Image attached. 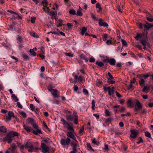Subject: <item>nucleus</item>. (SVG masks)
Masks as SVG:
<instances>
[{
	"label": "nucleus",
	"mask_w": 153,
	"mask_h": 153,
	"mask_svg": "<svg viewBox=\"0 0 153 153\" xmlns=\"http://www.w3.org/2000/svg\"><path fill=\"white\" fill-rule=\"evenodd\" d=\"M66 135L68 136L66 139H62L60 141L61 144L63 146L69 145L71 142V139L70 138L73 139L74 141H76V135L74 131H68L66 133Z\"/></svg>",
	"instance_id": "1"
},
{
	"label": "nucleus",
	"mask_w": 153,
	"mask_h": 153,
	"mask_svg": "<svg viewBox=\"0 0 153 153\" xmlns=\"http://www.w3.org/2000/svg\"><path fill=\"white\" fill-rule=\"evenodd\" d=\"M78 116L76 113H74L73 115L70 116H66V119L69 121H72L74 120L75 124L76 125L78 123Z\"/></svg>",
	"instance_id": "2"
},
{
	"label": "nucleus",
	"mask_w": 153,
	"mask_h": 153,
	"mask_svg": "<svg viewBox=\"0 0 153 153\" xmlns=\"http://www.w3.org/2000/svg\"><path fill=\"white\" fill-rule=\"evenodd\" d=\"M25 149H28L29 152H32L34 150V147L31 142H27L25 144Z\"/></svg>",
	"instance_id": "3"
},
{
	"label": "nucleus",
	"mask_w": 153,
	"mask_h": 153,
	"mask_svg": "<svg viewBox=\"0 0 153 153\" xmlns=\"http://www.w3.org/2000/svg\"><path fill=\"white\" fill-rule=\"evenodd\" d=\"M13 140V137L12 136L9 132L7 133L6 136L3 138V141L4 142L7 141L8 143H11Z\"/></svg>",
	"instance_id": "4"
},
{
	"label": "nucleus",
	"mask_w": 153,
	"mask_h": 153,
	"mask_svg": "<svg viewBox=\"0 0 153 153\" xmlns=\"http://www.w3.org/2000/svg\"><path fill=\"white\" fill-rule=\"evenodd\" d=\"M42 152L43 153H46L49 152V149L48 146L45 145L44 143H42L41 144Z\"/></svg>",
	"instance_id": "5"
},
{
	"label": "nucleus",
	"mask_w": 153,
	"mask_h": 153,
	"mask_svg": "<svg viewBox=\"0 0 153 153\" xmlns=\"http://www.w3.org/2000/svg\"><path fill=\"white\" fill-rule=\"evenodd\" d=\"M142 108V105L138 100H136V105L134 107V110L135 111H138Z\"/></svg>",
	"instance_id": "6"
},
{
	"label": "nucleus",
	"mask_w": 153,
	"mask_h": 153,
	"mask_svg": "<svg viewBox=\"0 0 153 153\" xmlns=\"http://www.w3.org/2000/svg\"><path fill=\"white\" fill-rule=\"evenodd\" d=\"M14 117V114L13 111H9L8 113V115L6 117V120L5 121L6 122H7L9 121L11 119V118Z\"/></svg>",
	"instance_id": "7"
},
{
	"label": "nucleus",
	"mask_w": 153,
	"mask_h": 153,
	"mask_svg": "<svg viewBox=\"0 0 153 153\" xmlns=\"http://www.w3.org/2000/svg\"><path fill=\"white\" fill-rule=\"evenodd\" d=\"M130 136L133 138H135L139 134V132L137 130H130Z\"/></svg>",
	"instance_id": "8"
},
{
	"label": "nucleus",
	"mask_w": 153,
	"mask_h": 153,
	"mask_svg": "<svg viewBox=\"0 0 153 153\" xmlns=\"http://www.w3.org/2000/svg\"><path fill=\"white\" fill-rule=\"evenodd\" d=\"M103 20L101 18L99 19V24L100 26H103L104 27H107L108 26V24L106 22H102Z\"/></svg>",
	"instance_id": "9"
},
{
	"label": "nucleus",
	"mask_w": 153,
	"mask_h": 153,
	"mask_svg": "<svg viewBox=\"0 0 153 153\" xmlns=\"http://www.w3.org/2000/svg\"><path fill=\"white\" fill-rule=\"evenodd\" d=\"M104 90L105 91H108V95L109 96L112 95L114 94V92L112 91H111V88L110 86L106 87L104 86L103 88Z\"/></svg>",
	"instance_id": "10"
},
{
	"label": "nucleus",
	"mask_w": 153,
	"mask_h": 153,
	"mask_svg": "<svg viewBox=\"0 0 153 153\" xmlns=\"http://www.w3.org/2000/svg\"><path fill=\"white\" fill-rule=\"evenodd\" d=\"M144 28L147 30H149L150 28L153 27V24H151L147 22H146V23L144 25Z\"/></svg>",
	"instance_id": "11"
},
{
	"label": "nucleus",
	"mask_w": 153,
	"mask_h": 153,
	"mask_svg": "<svg viewBox=\"0 0 153 153\" xmlns=\"http://www.w3.org/2000/svg\"><path fill=\"white\" fill-rule=\"evenodd\" d=\"M150 85H146L143 88V91L146 93H148L150 90Z\"/></svg>",
	"instance_id": "12"
},
{
	"label": "nucleus",
	"mask_w": 153,
	"mask_h": 153,
	"mask_svg": "<svg viewBox=\"0 0 153 153\" xmlns=\"http://www.w3.org/2000/svg\"><path fill=\"white\" fill-rule=\"evenodd\" d=\"M32 132L34 134L36 135H38L39 134H42V132L40 129H37L36 131L32 130Z\"/></svg>",
	"instance_id": "13"
},
{
	"label": "nucleus",
	"mask_w": 153,
	"mask_h": 153,
	"mask_svg": "<svg viewBox=\"0 0 153 153\" xmlns=\"http://www.w3.org/2000/svg\"><path fill=\"white\" fill-rule=\"evenodd\" d=\"M78 142L76 140V141H72L71 143V145L72 147V148L76 149L78 144Z\"/></svg>",
	"instance_id": "14"
},
{
	"label": "nucleus",
	"mask_w": 153,
	"mask_h": 153,
	"mask_svg": "<svg viewBox=\"0 0 153 153\" xmlns=\"http://www.w3.org/2000/svg\"><path fill=\"white\" fill-rule=\"evenodd\" d=\"M116 63V60L114 58H111L109 59L108 63L111 65H114Z\"/></svg>",
	"instance_id": "15"
},
{
	"label": "nucleus",
	"mask_w": 153,
	"mask_h": 153,
	"mask_svg": "<svg viewBox=\"0 0 153 153\" xmlns=\"http://www.w3.org/2000/svg\"><path fill=\"white\" fill-rule=\"evenodd\" d=\"M57 90L56 89H53L51 91V93L52 95L54 96V97H57Z\"/></svg>",
	"instance_id": "16"
},
{
	"label": "nucleus",
	"mask_w": 153,
	"mask_h": 153,
	"mask_svg": "<svg viewBox=\"0 0 153 153\" xmlns=\"http://www.w3.org/2000/svg\"><path fill=\"white\" fill-rule=\"evenodd\" d=\"M27 120L28 123L31 124L32 125L35 123L34 119L33 118H28L27 119Z\"/></svg>",
	"instance_id": "17"
},
{
	"label": "nucleus",
	"mask_w": 153,
	"mask_h": 153,
	"mask_svg": "<svg viewBox=\"0 0 153 153\" xmlns=\"http://www.w3.org/2000/svg\"><path fill=\"white\" fill-rule=\"evenodd\" d=\"M12 136L13 137L18 136L19 135V133L16 132H14L13 131H11L9 132Z\"/></svg>",
	"instance_id": "18"
},
{
	"label": "nucleus",
	"mask_w": 153,
	"mask_h": 153,
	"mask_svg": "<svg viewBox=\"0 0 153 153\" xmlns=\"http://www.w3.org/2000/svg\"><path fill=\"white\" fill-rule=\"evenodd\" d=\"M61 121L62 122V124L65 127H67L69 124L63 118L61 119Z\"/></svg>",
	"instance_id": "19"
},
{
	"label": "nucleus",
	"mask_w": 153,
	"mask_h": 153,
	"mask_svg": "<svg viewBox=\"0 0 153 153\" xmlns=\"http://www.w3.org/2000/svg\"><path fill=\"white\" fill-rule=\"evenodd\" d=\"M7 130L5 127L3 126L0 127V131L4 133H5L7 132Z\"/></svg>",
	"instance_id": "20"
},
{
	"label": "nucleus",
	"mask_w": 153,
	"mask_h": 153,
	"mask_svg": "<svg viewBox=\"0 0 153 153\" xmlns=\"http://www.w3.org/2000/svg\"><path fill=\"white\" fill-rule=\"evenodd\" d=\"M144 35V33H143L142 34L138 33L137 34V36L135 37V38L137 40H138L139 38H140L142 37V35Z\"/></svg>",
	"instance_id": "21"
},
{
	"label": "nucleus",
	"mask_w": 153,
	"mask_h": 153,
	"mask_svg": "<svg viewBox=\"0 0 153 153\" xmlns=\"http://www.w3.org/2000/svg\"><path fill=\"white\" fill-rule=\"evenodd\" d=\"M79 9L77 10V13H76V15H77V16H82L83 15L82 13L80 10V9H82L80 7H79Z\"/></svg>",
	"instance_id": "22"
},
{
	"label": "nucleus",
	"mask_w": 153,
	"mask_h": 153,
	"mask_svg": "<svg viewBox=\"0 0 153 153\" xmlns=\"http://www.w3.org/2000/svg\"><path fill=\"white\" fill-rule=\"evenodd\" d=\"M24 128L28 132H30L32 131V130L30 129L29 127L26 126L25 125H23Z\"/></svg>",
	"instance_id": "23"
},
{
	"label": "nucleus",
	"mask_w": 153,
	"mask_h": 153,
	"mask_svg": "<svg viewBox=\"0 0 153 153\" xmlns=\"http://www.w3.org/2000/svg\"><path fill=\"white\" fill-rule=\"evenodd\" d=\"M87 28L86 27H84L82 28L81 30V33L82 35L84 34L87 31Z\"/></svg>",
	"instance_id": "24"
},
{
	"label": "nucleus",
	"mask_w": 153,
	"mask_h": 153,
	"mask_svg": "<svg viewBox=\"0 0 153 153\" xmlns=\"http://www.w3.org/2000/svg\"><path fill=\"white\" fill-rule=\"evenodd\" d=\"M42 4L44 7H47V9H49V7H47L48 4V2L47 0H44L42 2Z\"/></svg>",
	"instance_id": "25"
},
{
	"label": "nucleus",
	"mask_w": 153,
	"mask_h": 153,
	"mask_svg": "<svg viewBox=\"0 0 153 153\" xmlns=\"http://www.w3.org/2000/svg\"><path fill=\"white\" fill-rule=\"evenodd\" d=\"M91 16L93 20L96 21L98 19V18L96 17V15L94 14L93 13H91Z\"/></svg>",
	"instance_id": "26"
},
{
	"label": "nucleus",
	"mask_w": 153,
	"mask_h": 153,
	"mask_svg": "<svg viewBox=\"0 0 153 153\" xmlns=\"http://www.w3.org/2000/svg\"><path fill=\"white\" fill-rule=\"evenodd\" d=\"M96 64L100 67H102L104 65V64L101 62H96Z\"/></svg>",
	"instance_id": "27"
},
{
	"label": "nucleus",
	"mask_w": 153,
	"mask_h": 153,
	"mask_svg": "<svg viewBox=\"0 0 153 153\" xmlns=\"http://www.w3.org/2000/svg\"><path fill=\"white\" fill-rule=\"evenodd\" d=\"M30 54L33 56H35L36 55V53L34 51V50L31 49L30 50Z\"/></svg>",
	"instance_id": "28"
},
{
	"label": "nucleus",
	"mask_w": 153,
	"mask_h": 153,
	"mask_svg": "<svg viewBox=\"0 0 153 153\" xmlns=\"http://www.w3.org/2000/svg\"><path fill=\"white\" fill-rule=\"evenodd\" d=\"M68 127H67V129L69 131H74V130L72 126H70L69 124L68 126Z\"/></svg>",
	"instance_id": "29"
},
{
	"label": "nucleus",
	"mask_w": 153,
	"mask_h": 153,
	"mask_svg": "<svg viewBox=\"0 0 153 153\" xmlns=\"http://www.w3.org/2000/svg\"><path fill=\"white\" fill-rule=\"evenodd\" d=\"M145 80L143 79H141L139 81V83L141 86L145 85Z\"/></svg>",
	"instance_id": "30"
},
{
	"label": "nucleus",
	"mask_w": 153,
	"mask_h": 153,
	"mask_svg": "<svg viewBox=\"0 0 153 153\" xmlns=\"http://www.w3.org/2000/svg\"><path fill=\"white\" fill-rule=\"evenodd\" d=\"M20 114L24 118H26L27 117V115L24 111H21L19 112Z\"/></svg>",
	"instance_id": "31"
},
{
	"label": "nucleus",
	"mask_w": 153,
	"mask_h": 153,
	"mask_svg": "<svg viewBox=\"0 0 153 153\" xmlns=\"http://www.w3.org/2000/svg\"><path fill=\"white\" fill-rule=\"evenodd\" d=\"M132 102L131 100H128L127 101L128 106L130 107H132Z\"/></svg>",
	"instance_id": "32"
},
{
	"label": "nucleus",
	"mask_w": 153,
	"mask_h": 153,
	"mask_svg": "<svg viewBox=\"0 0 153 153\" xmlns=\"http://www.w3.org/2000/svg\"><path fill=\"white\" fill-rule=\"evenodd\" d=\"M151 17H146V19L149 22H152L153 21V16H151Z\"/></svg>",
	"instance_id": "33"
},
{
	"label": "nucleus",
	"mask_w": 153,
	"mask_h": 153,
	"mask_svg": "<svg viewBox=\"0 0 153 153\" xmlns=\"http://www.w3.org/2000/svg\"><path fill=\"white\" fill-rule=\"evenodd\" d=\"M140 43L143 45H146L147 43L145 39H142L141 40Z\"/></svg>",
	"instance_id": "34"
},
{
	"label": "nucleus",
	"mask_w": 153,
	"mask_h": 153,
	"mask_svg": "<svg viewBox=\"0 0 153 153\" xmlns=\"http://www.w3.org/2000/svg\"><path fill=\"white\" fill-rule=\"evenodd\" d=\"M11 97L12 98L14 99L15 102H17L18 101V99L14 94H12Z\"/></svg>",
	"instance_id": "35"
},
{
	"label": "nucleus",
	"mask_w": 153,
	"mask_h": 153,
	"mask_svg": "<svg viewBox=\"0 0 153 153\" xmlns=\"http://www.w3.org/2000/svg\"><path fill=\"white\" fill-rule=\"evenodd\" d=\"M92 142L93 143L97 146L99 145V143L96 140V139L95 138L93 139L92 140Z\"/></svg>",
	"instance_id": "36"
},
{
	"label": "nucleus",
	"mask_w": 153,
	"mask_h": 153,
	"mask_svg": "<svg viewBox=\"0 0 153 153\" xmlns=\"http://www.w3.org/2000/svg\"><path fill=\"white\" fill-rule=\"evenodd\" d=\"M69 13L72 15H76V11L74 9L70 10H69Z\"/></svg>",
	"instance_id": "37"
},
{
	"label": "nucleus",
	"mask_w": 153,
	"mask_h": 153,
	"mask_svg": "<svg viewBox=\"0 0 153 153\" xmlns=\"http://www.w3.org/2000/svg\"><path fill=\"white\" fill-rule=\"evenodd\" d=\"M96 8H98L99 10V11H100L102 10V8L101 7V5L99 3H97L96 4Z\"/></svg>",
	"instance_id": "38"
},
{
	"label": "nucleus",
	"mask_w": 153,
	"mask_h": 153,
	"mask_svg": "<svg viewBox=\"0 0 153 153\" xmlns=\"http://www.w3.org/2000/svg\"><path fill=\"white\" fill-rule=\"evenodd\" d=\"M22 57L25 60H28L29 58L28 56L26 54H24L22 55Z\"/></svg>",
	"instance_id": "39"
},
{
	"label": "nucleus",
	"mask_w": 153,
	"mask_h": 153,
	"mask_svg": "<svg viewBox=\"0 0 153 153\" xmlns=\"http://www.w3.org/2000/svg\"><path fill=\"white\" fill-rule=\"evenodd\" d=\"M108 82L109 84H114L115 83V82L113 80V79L108 78Z\"/></svg>",
	"instance_id": "40"
},
{
	"label": "nucleus",
	"mask_w": 153,
	"mask_h": 153,
	"mask_svg": "<svg viewBox=\"0 0 153 153\" xmlns=\"http://www.w3.org/2000/svg\"><path fill=\"white\" fill-rule=\"evenodd\" d=\"M147 111V110L146 108H143L140 111V112L142 114H146Z\"/></svg>",
	"instance_id": "41"
},
{
	"label": "nucleus",
	"mask_w": 153,
	"mask_h": 153,
	"mask_svg": "<svg viewBox=\"0 0 153 153\" xmlns=\"http://www.w3.org/2000/svg\"><path fill=\"white\" fill-rule=\"evenodd\" d=\"M105 114L106 116H109L110 115V112L108 109H106L105 110Z\"/></svg>",
	"instance_id": "42"
},
{
	"label": "nucleus",
	"mask_w": 153,
	"mask_h": 153,
	"mask_svg": "<svg viewBox=\"0 0 153 153\" xmlns=\"http://www.w3.org/2000/svg\"><path fill=\"white\" fill-rule=\"evenodd\" d=\"M126 111V108L124 107H121L120 109V112H124Z\"/></svg>",
	"instance_id": "43"
},
{
	"label": "nucleus",
	"mask_w": 153,
	"mask_h": 153,
	"mask_svg": "<svg viewBox=\"0 0 153 153\" xmlns=\"http://www.w3.org/2000/svg\"><path fill=\"white\" fill-rule=\"evenodd\" d=\"M145 135L147 137L151 138V135L150 133L148 131H146L145 132Z\"/></svg>",
	"instance_id": "44"
},
{
	"label": "nucleus",
	"mask_w": 153,
	"mask_h": 153,
	"mask_svg": "<svg viewBox=\"0 0 153 153\" xmlns=\"http://www.w3.org/2000/svg\"><path fill=\"white\" fill-rule=\"evenodd\" d=\"M109 58L108 57H105L103 60V61L105 62L108 63Z\"/></svg>",
	"instance_id": "45"
},
{
	"label": "nucleus",
	"mask_w": 153,
	"mask_h": 153,
	"mask_svg": "<svg viewBox=\"0 0 153 153\" xmlns=\"http://www.w3.org/2000/svg\"><path fill=\"white\" fill-rule=\"evenodd\" d=\"M84 131V127L82 126V128H80L79 131V133L80 134V135H82V133Z\"/></svg>",
	"instance_id": "46"
},
{
	"label": "nucleus",
	"mask_w": 153,
	"mask_h": 153,
	"mask_svg": "<svg viewBox=\"0 0 153 153\" xmlns=\"http://www.w3.org/2000/svg\"><path fill=\"white\" fill-rule=\"evenodd\" d=\"M48 12L50 14V15H52L53 16H54L55 14H56V12H54L53 11H49V9H48Z\"/></svg>",
	"instance_id": "47"
},
{
	"label": "nucleus",
	"mask_w": 153,
	"mask_h": 153,
	"mask_svg": "<svg viewBox=\"0 0 153 153\" xmlns=\"http://www.w3.org/2000/svg\"><path fill=\"white\" fill-rule=\"evenodd\" d=\"M121 41L123 45L125 46L127 45V43L125 40L122 39H121Z\"/></svg>",
	"instance_id": "48"
},
{
	"label": "nucleus",
	"mask_w": 153,
	"mask_h": 153,
	"mask_svg": "<svg viewBox=\"0 0 153 153\" xmlns=\"http://www.w3.org/2000/svg\"><path fill=\"white\" fill-rule=\"evenodd\" d=\"M65 54L66 56L69 57H73L74 56L73 54H71V53H65Z\"/></svg>",
	"instance_id": "49"
},
{
	"label": "nucleus",
	"mask_w": 153,
	"mask_h": 153,
	"mask_svg": "<svg viewBox=\"0 0 153 153\" xmlns=\"http://www.w3.org/2000/svg\"><path fill=\"white\" fill-rule=\"evenodd\" d=\"M11 146L13 150H14L16 148V146L15 145L14 143L12 144Z\"/></svg>",
	"instance_id": "50"
},
{
	"label": "nucleus",
	"mask_w": 153,
	"mask_h": 153,
	"mask_svg": "<svg viewBox=\"0 0 153 153\" xmlns=\"http://www.w3.org/2000/svg\"><path fill=\"white\" fill-rule=\"evenodd\" d=\"M30 35L34 37H37V34L36 33H35L34 32H32L31 33H30Z\"/></svg>",
	"instance_id": "51"
},
{
	"label": "nucleus",
	"mask_w": 153,
	"mask_h": 153,
	"mask_svg": "<svg viewBox=\"0 0 153 153\" xmlns=\"http://www.w3.org/2000/svg\"><path fill=\"white\" fill-rule=\"evenodd\" d=\"M111 118H108L106 119L105 120V123L109 124L111 122Z\"/></svg>",
	"instance_id": "52"
},
{
	"label": "nucleus",
	"mask_w": 153,
	"mask_h": 153,
	"mask_svg": "<svg viewBox=\"0 0 153 153\" xmlns=\"http://www.w3.org/2000/svg\"><path fill=\"white\" fill-rule=\"evenodd\" d=\"M32 126L33 128L36 129H39V127L36 124L34 123L32 125Z\"/></svg>",
	"instance_id": "53"
},
{
	"label": "nucleus",
	"mask_w": 153,
	"mask_h": 153,
	"mask_svg": "<svg viewBox=\"0 0 153 153\" xmlns=\"http://www.w3.org/2000/svg\"><path fill=\"white\" fill-rule=\"evenodd\" d=\"M87 147L88 148H89L91 150L93 151H94V150L91 147V145H90V143H87Z\"/></svg>",
	"instance_id": "54"
},
{
	"label": "nucleus",
	"mask_w": 153,
	"mask_h": 153,
	"mask_svg": "<svg viewBox=\"0 0 153 153\" xmlns=\"http://www.w3.org/2000/svg\"><path fill=\"white\" fill-rule=\"evenodd\" d=\"M83 92L84 94L86 95H88V90L85 88H84L83 89Z\"/></svg>",
	"instance_id": "55"
},
{
	"label": "nucleus",
	"mask_w": 153,
	"mask_h": 153,
	"mask_svg": "<svg viewBox=\"0 0 153 153\" xmlns=\"http://www.w3.org/2000/svg\"><path fill=\"white\" fill-rule=\"evenodd\" d=\"M140 140L138 141L137 142V143L138 144H139L140 143H143V139L141 137H139Z\"/></svg>",
	"instance_id": "56"
},
{
	"label": "nucleus",
	"mask_w": 153,
	"mask_h": 153,
	"mask_svg": "<svg viewBox=\"0 0 153 153\" xmlns=\"http://www.w3.org/2000/svg\"><path fill=\"white\" fill-rule=\"evenodd\" d=\"M7 11L8 12L10 13L11 14H14L16 15H18V14L15 12H13V11H12L10 10H7Z\"/></svg>",
	"instance_id": "57"
},
{
	"label": "nucleus",
	"mask_w": 153,
	"mask_h": 153,
	"mask_svg": "<svg viewBox=\"0 0 153 153\" xmlns=\"http://www.w3.org/2000/svg\"><path fill=\"white\" fill-rule=\"evenodd\" d=\"M108 38V35L106 34H105L103 35V41H107Z\"/></svg>",
	"instance_id": "58"
},
{
	"label": "nucleus",
	"mask_w": 153,
	"mask_h": 153,
	"mask_svg": "<svg viewBox=\"0 0 153 153\" xmlns=\"http://www.w3.org/2000/svg\"><path fill=\"white\" fill-rule=\"evenodd\" d=\"M130 114V113L129 112H128L126 114H121V116L122 117L128 116Z\"/></svg>",
	"instance_id": "59"
},
{
	"label": "nucleus",
	"mask_w": 153,
	"mask_h": 153,
	"mask_svg": "<svg viewBox=\"0 0 153 153\" xmlns=\"http://www.w3.org/2000/svg\"><path fill=\"white\" fill-rule=\"evenodd\" d=\"M95 59L92 56L90 58L89 61L91 62H95Z\"/></svg>",
	"instance_id": "60"
},
{
	"label": "nucleus",
	"mask_w": 153,
	"mask_h": 153,
	"mask_svg": "<svg viewBox=\"0 0 153 153\" xmlns=\"http://www.w3.org/2000/svg\"><path fill=\"white\" fill-rule=\"evenodd\" d=\"M106 43L108 45H110L111 44H112V42L111 40L109 39L106 42Z\"/></svg>",
	"instance_id": "61"
},
{
	"label": "nucleus",
	"mask_w": 153,
	"mask_h": 153,
	"mask_svg": "<svg viewBox=\"0 0 153 153\" xmlns=\"http://www.w3.org/2000/svg\"><path fill=\"white\" fill-rule=\"evenodd\" d=\"M125 100L124 99H121L119 100V102L122 105H123L124 104Z\"/></svg>",
	"instance_id": "62"
},
{
	"label": "nucleus",
	"mask_w": 153,
	"mask_h": 153,
	"mask_svg": "<svg viewBox=\"0 0 153 153\" xmlns=\"http://www.w3.org/2000/svg\"><path fill=\"white\" fill-rule=\"evenodd\" d=\"M36 18L35 17H31V22L32 23H34L35 22Z\"/></svg>",
	"instance_id": "63"
},
{
	"label": "nucleus",
	"mask_w": 153,
	"mask_h": 153,
	"mask_svg": "<svg viewBox=\"0 0 153 153\" xmlns=\"http://www.w3.org/2000/svg\"><path fill=\"white\" fill-rule=\"evenodd\" d=\"M30 107L31 110L33 111L35 109V107L34 105L32 104H31L30 105Z\"/></svg>",
	"instance_id": "64"
}]
</instances>
